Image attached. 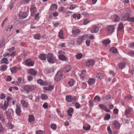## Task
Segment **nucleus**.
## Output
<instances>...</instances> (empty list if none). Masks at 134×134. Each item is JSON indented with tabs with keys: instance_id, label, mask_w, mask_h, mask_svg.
I'll list each match as a JSON object with an SVG mask.
<instances>
[{
	"instance_id": "obj_41",
	"label": "nucleus",
	"mask_w": 134,
	"mask_h": 134,
	"mask_svg": "<svg viewBox=\"0 0 134 134\" xmlns=\"http://www.w3.org/2000/svg\"><path fill=\"white\" fill-rule=\"evenodd\" d=\"M75 56L77 59H80L82 57V55L81 53H79L77 55H76Z\"/></svg>"
},
{
	"instance_id": "obj_38",
	"label": "nucleus",
	"mask_w": 134,
	"mask_h": 134,
	"mask_svg": "<svg viewBox=\"0 0 134 134\" xmlns=\"http://www.w3.org/2000/svg\"><path fill=\"white\" fill-rule=\"evenodd\" d=\"M83 40L82 39V38L81 37H80L78 39L77 41V43L78 44L80 45L82 43Z\"/></svg>"
},
{
	"instance_id": "obj_12",
	"label": "nucleus",
	"mask_w": 134,
	"mask_h": 134,
	"mask_svg": "<svg viewBox=\"0 0 134 134\" xmlns=\"http://www.w3.org/2000/svg\"><path fill=\"white\" fill-rule=\"evenodd\" d=\"M28 73L33 76L36 75L37 73V71L35 70L34 69H31L28 71Z\"/></svg>"
},
{
	"instance_id": "obj_5",
	"label": "nucleus",
	"mask_w": 134,
	"mask_h": 134,
	"mask_svg": "<svg viewBox=\"0 0 134 134\" xmlns=\"http://www.w3.org/2000/svg\"><path fill=\"white\" fill-rule=\"evenodd\" d=\"M62 73L61 72H58L55 77V80L57 81L60 80L62 76Z\"/></svg>"
},
{
	"instance_id": "obj_22",
	"label": "nucleus",
	"mask_w": 134,
	"mask_h": 134,
	"mask_svg": "<svg viewBox=\"0 0 134 134\" xmlns=\"http://www.w3.org/2000/svg\"><path fill=\"white\" fill-rule=\"evenodd\" d=\"M113 124L114 125L115 128L118 129L120 128V124L117 121H114L113 122Z\"/></svg>"
},
{
	"instance_id": "obj_60",
	"label": "nucleus",
	"mask_w": 134,
	"mask_h": 134,
	"mask_svg": "<svg viewBox=\"0 0 134 134\" xmlns=\"http://www.w3.org/2000/svg\"><path fill=\"white\" fill-rule=\"evenodd\" d=\"M89 22L87 19H85L83 20V24L84 25H86Z\"/></svg>"
},
{
	"instance_id": "obj_9",
	"label": "nucleus",
	"mask_w": 134,
	"mask_h": 134,
	"mask_svg": "<svg viewBox=\"0 0 134 134\" xmlns=\"http://www.w3.org/2000/svg\"><path fill=\"white\" fill-rule=\"evenodd\" d=\"M94 63L95 61L94 60H89L86 63V65L88 67L92 66L94 65Z\"/></svg>"
},
{
	"instance_id": "obj_19",
	"label": "nucleus",
	"mask_w": 134,
	"mask_h": 134,
	"mask_svg": "<svg viewBox=\"0 0 134 134\" xmlns=\"http://www.w3.org/2000/svg\"><path fill=\"white\" fill-rule=\"evenodd\" d=\"M7 68V66L5 64L3 65L0 67V70L2 71H5Z\"/></svg>"
},
{
	"instance_id": "obj_64",
	"label": "nucleus",
	"mask_w": 134,
	"mask_h": 134,
	"mask_svg": "<svg viewBox=\"0 0 134 134\" xmlns=\"http://www.w3.org/2000/svg\"><path fill=\"white\" fill-rule=\"evenodd\" d=\"M36 134H43V132L41 130H39L36 131Z\"/></svg>"
},
{
	"instance_id": "obj_39",
	"label": "nucleus",
	"mask_w": 134,
	"mask_h": 134,
	"mask_svg": "<svg viewBox=\"0 0 134 134\" xmlns=\"http://www.w3.org/2000/svg\"><path fill=\"white\" fill-rule=\"evenodd\" d=\"M127 20L129 22H134V18L132 17H127Z\"/></svg>"
},
{
	"instance_id": "obj_18",
	"label": "nucleus",
	"mask_w": 134,
	"mask_h": 134,
	"mask_svg": "<svg viewBox=\"0 0 134 134\" xmlns=\"http://www.w3.org/2000/svg\"><path fill=\"white\" fill-rule=\"evenodd\" d=\"M9 105V104L6 103V102L5 101L4 105L1 106V108L3 110H5L7 109Z\"/></svg>"
},
{
	"instance_id": "obj_51",
	"label": "nucleus",
	"mask_w": 134,
	"mask_h": 134,
	"mask_svg": "<svg viewBox=\"0 0 134 134\" xmlns=\"http://www.w3.org/2000/svg\"><path fill=\"white\" fill-rule=\"evenodd\" d=\"M107 130L108 132V133L110 134H111L112 131L110 128V125H109L107 127Z\"/></svg>"
},
{
	"instance_id": "obj_43",
	"label": "nucleus",
	"mask_w": 134,
	"mask_h": 134,
	"mask_svg": "<svg viewBox=\"0 0 134 134\" xmlns=\"http://www.w3.org/2000/svg\"><path fill=\"white\" fill-rule=\"evenodd\" d=\"M45 71L47 73H49L50 72H53V68H51L49 69H46Z\"/></svg>"
},
{
	"instance_id": "obj_46",
	"label": "nucleus",
	"mask_w": 134,
	"mask_h": 134,
	"mask_svg": "<svg viewBox=\"0 0 134 134\" xmlns=\"http://www.w3.org/2000/svg\"><path fill=\"white\" fill-rule=\"evenodd\" d=\"M51 8L52 10H55L57 9V6L56 4H52L51 6Z\"/></svg>"
},
{
	"instance_id": "obj_42",
	"label": "nucleus",
	"mask_w": 134,
	"mask_h": 134,
	"mask_svg": "<svg viewBox=\"0 0 134 134\" xmlns=\"http://www.w3.org/2000/svg\"><path fill=\"white\" fill-rule=\"evenodd\" d=\"M59 58L60 60H64L66 59L65 57L63 55H60L59 56Z\"/></svg>"
},
{
	"instance_id": "obj_50",
	"label": "nucleus",
	"mask_w": 134,
	"mask_h": 134,
	"mask_svg": "<svg viewBox=\"0 0 134 134\" xmlns=\"http://www.w3.org/2000/svg\"><path fill=\"white\" fill-rule=\"evenodd\" d=\"M0 119L3 123L5 121L4 116L3 115H0Z\"/></svg>"
},
{
	"instance_id": "obj_17",
	"label": "nucleus",
	"mask_w": 134,
	"mask_h": 134,
	"mask_svg": "<svg viewBox=\"0 0 134 134\" xmlns=\"http://www.w3.org/2000/svg\"><path fill=\"white\" fill-rule=\"evenodd\" d=\"M111 99V96L110 95H106L102 97V100L104 101L109 100Z\"/></svg>"
},
{
	"instance_id": "obj_56",
	"label": "nucleus",
	"mask_w": 134,
	"mask_h": 134,
	"mask_svg": "<svg viewBox=\"0 0 134 134\" xmlns=\"http://www.w3.org/2000/svg\"><path fill=\"white\" fill-rule=\"evenodd\" d=\"M8 127L9 129H11L13 128V125L10 122H9L8 125Z\"/></svg>"
},
{
	"instance_id": "obj_21",
	"label": "nucleus",
	"mask_w": 134,
	"mask_h": 134,
	"mask_svg": "<svg viewBox=\"0 0 134 134\" xmlns=\"http://www.w3.org/2000/svg\"><path fill=\"white\" fill-rule=\"evenodd\" d=\"M47 56V54H41L39 55V58L42 60H44L46 59Z\"/></svg>"
},
{
	"instance_id": "obj_24",
	"label": "nucleus",
	"mask_w": 134,
	"mask_h": 134,
	"mask_svg": "<svg viewBox=\"0 0 134 134\" xmlns=\"http://www.w3.org/2000/svg\"><path fill=\"white\" fill-rule=\"evenodd\" d=\"M80 32L79 29H77L75 30H73L72 33L74 35H77L79 34Z\"/></svg>"
},
{
	"instance_id": "obj_57",
	"label": "nucleus",
	"mask_w": 134,
	"mask_h": 134,
	"mask_svg": "<svg viewBox=\"0 0 134 134\" xmlns=\"http://www.w3.org/2000/svg\"><path fill=\"white\" fill-rule=\"evenodd\" d=\"M75 107L77 109L79 108L80 107V105L78 103H76L75 104Z\"/></svg>"
},
{
	"instance_id": "obj_28",
	"label": "nucleus",
	"mask_w": 134,
	"mask_h": 134,
	"mask_svg": "<svg viewBox=\"0 0 134 134\" xmlns=\"http://www.w3.org/2000/svg\"><path fill=\"white\" fill-rule=\"evenodd\" d=\"M95 82V80L94 79L91 78L89 79L88 81V83L89 85H92Z\"/></svg>"
},
{
	"instance_id": "obj_44",
	"label": "nucleus",
	"mask_w": 134,
	"mask_h": 134,
	"mask_svg": "<svg viewBox=\"0 0 134 134\" xmlns=\"http://www.w3.org/2000/svg\"><path fill=\"white\" fill-rule=\"evenodd\" d=\"M63 31L62 30H61L60 32H59V37L62 38V39H63L64 38V36L63 35Z\"/></svg>"
},
{
	"instance_id": "obj_1",
	"label": "nucleus",
	"mask_w": 134,
	"mask_h": 134,
	"mask_svg": "<svg viewBox=\"0 0 134 134\" xmlns=\"http://www.w3.org/2000/svg\"><path fill=\"white\" fill-rule=\"evenodd\" d=\"M48 61L52 64L54 63L56 61V59L52 53H49L47 54Z\"/></svg>"
},
{
	"instance_id": "obj_52",
	"label": "nucleus",
	"mask_w": 134,
	"mask_h": 134,
	"mask_svg": "<svg viewBox=\"0 0 134 134\" xmlns=\"http://www.w3.org/2000/svg\"><path fill=\"white\" fill-rule=\"evenodd\" d=\"M100 99V97L99 96H96L94 97V100H97L99 101H100L101 100Z\"/></svg>"
},
{
	"instance_id": "obj_45",
	"label": "nucleus",
	"mask_w": 134,
	"mask_h": 134,
	"mask_svg": "<svg viewBox=\"0 0 134 134\" xmlns=\"http://www.w3.org/2000/svg\"><path fill=\"white\" fill-rule=\"evenodd\" d=\"M114 16L115 17L114 19V20L115 22H118L120 20V18L119 16L117 15H115Z\"/></svg>"
},
{
	"instance_id": "obj_25",
	"label": "nucleus",
	"mask_w": 134,
	"mask_h": 134,
	"mask_svg": "<svg viewBox=\"0 0 134 134\" xmlns=\"http://www.w3.org/2000/svg\"><path fill=\"white\" fill-rule=\"evenodd\" d=\"M110 42V41L109 39L104 40L102 42V43L105 45H106Z\"/></svg>"
},
{
	"instance_id": "obj_58",
	"label": "nucleus",
	"mask_w": 134,
	"mask_h": 134,
	"mask_svg": "<svg viewBox=\"0 0 134 134\" xmlns=\"http://www.w3.org/2000/svg\"><path fill=\"white\" fill-rule=\"evenodd\" d=\"M78 99V97L76 96H73L72 97V100L74 101H75Z\"/></svg>"
},
{
	"instance_id": "obj_36",
	"label": "nucleus",
	"mask_w": 134,
	"mask_h": 134,
	"mask_svg": "<svg viewBox=\"0 0 134 134\" xmlns=\"http://www.w3.org/2000/svg\"><path fill=\"white\" fill-rule=\"evenodd\" d=\"M131 110V108L127 109L125 111V114L126 116H128V115L130 113Z\"/></svg>"
},
{
	"instance_id": "obj_7",
	"label": "nucleus",
	"mask_w": 134,
	"mask_h": 134,
	"mask_svg": "<svg viewBox=\"0 0 134 134\" xmlns=\"http://www.w3.org/2000/svg\"><path fill=\"white\" fill-rule=\"evenodd\" d=\"M25 65L28 66H32L34 64V62L30 59H27L25 61Z\"/></svg>"
},
{
	"instance_id": "obj_35",
	"label": "nucleus",
	"mask_w": 134,
	"mask_h": 134,
	"mask_svg": "<svg viewBox=\"0 0 134 134\" xmlns=\"http://www.w3.org/2000/svg\"><path fill=\"white\" fill-rule=\"evenodd\" d=\"M41 98L42 100H46L48 98L47 96L44 94H42L41 96Z\"/></svg>"
},
{
	"instance_id": "obj_30",
	"label": "nucleus",
	"mask_w": 134,
	"mask_h": 134,
	"mask_svg": "<svg viewBox=\"0 0 134 134\" xmlns=\"http://www.w3.org/2000/svg\"><path fill=\"white\" fill-rule=\"evenodd\" d=\"M110 51L113 53L115 54L117 53L118 50L117 49L114 47H111L110 49Z\"/></svg>"
},
{
	"instance_id": "obj_6",
	"label": "nucleus",
	"mask_w": 134,
	"mask_h": 134,
	"mask_svg": "<svg viewBox=\"0 0 134 134\" xmlns=\"http://www.w3.org/2000/svg\"><path fill=\"white\" fill-rule=\"evenodd\" d=\"M24 88H25L27 90L29 89L30 91H32L36 88V86L34 85H26L24 86Z\"/></svg>"
},
{
	"instance_id": "obj_16",
	"label": "nucleus",
	"mask_w": 134,
	"mask_h": 134,
	"mask_svg": "<svg viewBox=\"0 0 134 134\" xmlns=\"http://www.w3.org/2000/svg\"><path fill=\"white\" fill-rule=\"evenodd\" d=\"M21 103L22 106L24 108H27L28 106V104L24 100H21L20 101Z\"/></svg>"
},
{
	"instance_id": "obj_8",
	"label": "nucleus",
	"mask_w": 134,
	"mask_h": 134,
	"mask_svg": "<svg viewBox=\"0 0 134 134\" xmlns=\"http://www.w3.org/2000/svg\"><path fill=\"white\" fill-rule=\"evenodd\" d=\"M27 15V14L25 12L20 11L19 13V17L20 19H24L26 18Z\"/></svg>"
},
{
	"instance_id": "obj_26",
	"label": "nucleus",
	"mask_w": 134,
	"mask_h": 134,
	"mask_svg": "<svg viewBox=\"0 0 134 134\" xmlns=\"http://www.w3.org/2000/svg\"><path fill=\"white\" fill-rule=\"evenodd\" d=\"M86 71L83 70L81 71V74H80V76L81 79H83L86 76Z\"/></svg>"
},
{
	"instance_id": "obj_13",
	"label": "nucleus",
	"mask_w": 134,
	"mask_h": 134,
	"mask_svg": "<svg viewBox=\"0 0 134 134\" xmlns=\"http://www.w3.org/2000/svg\"><path fill=\"white\" fill-rule=\"evenodd\" d=\"M9 111V110L8 111L6 112V116L9 120L10 121H12V117Z\"/></svg>"
},
{
	"instance_id": "obj_33",
	"label": "nucleus",
	"mask_w": 134,
	"mask_h": 134,
	"mask_svg": "<svg viewBox=\"0 0 134 134\" xmlns=\"http://www.w3.org/2000/svg\"><path fill=\"white\" fill-rule=\"evenodd\" d=\"M125 63H120L119 65V68L121 69H122L125 67Z\"/></svg>"
},
{
	"instance_id": "obj_48",
	"label": "nucleus",
	"mask_w": 134,
	"mask_h": 134,
	"mask_svg": "<svg viewBox=\"0 0 134 134\" xmlns=\"http://www.w3.org/2000/svg\"><path fill=\"white\" fill-rule=\"evenodd\" d=\"M74 81L73 80L71 79L69 82V86H72L74 85Z\"/></svg>"
},
{
	"instance_id": "obj_27",
	"label": "nucleus",
	"mask_w": 134,
	"mask_h": 134,
	"mask_svg": "<svg viewBox=\"0 0 134 134\" xmlns=\"http://www.w3.org/2000/svg\"><path fill=\"white\" fill-rule=\"evenodd\" d=\"M72 16L75 19L77 18V19H79L80 18V15L79 14H74L72 15Z\"/></svg>"
},
{
	"instance_id": "obj_54",
	"label": "nucleus",
	"mask_w": 134,
	"mask_h": 134,
	"mask_svg": "<svg viewBox=\"0 0 134 134\" xmlns=\"http://www.w3.org/2000/svg\"><path fill=\"white\" fill-rule=\"evenodd\" d=\"M110 114H106L104 118V119L107 120H108L110 119Z\"/></svg>"
},
{
	"instance_id": "obj_4",
	"label": "nucleus",
	"mask_w": 134,
	"mask_h": 134,
	"mask_svg": "<svg viewBox=\"0 0 134 134\" xmlns=\"http://www.w3.org/2000/svg\"><path fill=\"white\" fill-rule=\"evenodd\" d=\"M115 25H110L108 26L107 28V31L108 33H111L114 32L115 29Z\"/></svg>"
},
{
	"instance_id": "obj_15",
	"label": "nucleus",
	"mask_w": 134,
	"mask_h": 134,
	"mask_svg": "<svg viewBox=\"0 0 134 134\" xmlns=\"http://www.w3.org/2000/svg\"><path fill=\"white\" fill-rule=\"evenodd\" d=\"M1 63L5 64H8L9 63V61L8 59L6 58H3L0 61Z\"/></svg>"
},
{
	"instance_id": "obj_2",
	"label": "nucleus",
	"mask_w": 134,
	"mask_h": 134,
	"mask_svg": "<svg viewBox=\"0 0 134 134\" xmlns=\"http://www.w3.org/2000/svg\"><path fill=\"white\" fill-rule=\"evenodd\" d=\"M16 108L15 109L16 113L17 116H21V106L19 104H17L16 106Z\"/></svg>"
},
{
	"instance_id": "obj_37",
	"label": "nucleus",
	"mask_w": 134,
	"mask_h": 134,
	"mask_svg": "<svg viewBox=\"0 0 134 134\" xmlns=\"http://www.w3.org/2000/svg\"><path fill=\"white\" fill-rule=\"evenodd\" d=\"M34 120V117L33 115H30L29 116V121L31 122L33 121Z\"/></svg>"
},
{
	"instance_id": "obj_14",
	"label": "nucleus",
	"mask_w": 134,
	"mask_h": 134,
	"mask_svg": "<svg viewBox=\"0 0 134 134\" xmlns=\"http://www.w3.org/2000/svg\"><path fill=\"white\" fill-rule=\"evenodd\" d=\"M71 70V68L69 65H66L64 67V71L65 72H68L70 71Z\"/></svg>"
},
{
	"instance_id": "obj_34",
	"label": "nucleus",
	"mask_w": 134,
	"mask_h": 134,
	"mask_svg": "<svg viewBox=\"0 0 134 134\" xmlns=\"http://www.w3.org/2000/svg\"><path fill=\"white\" fill-rule=\"evenodd\" d=\"M30 0H22L21 2V4H25L29 3Z\"/></svg>"
},
{
	"instance_id": "obj_61",
	"label": "nucleus",
	"mask_w": 134,
	"mask_h": 134,
	"mask_svg": "<svg viewBox=\"0 0 134 134\" xmlns=\"http://www.w3.org/2000/svg\"><path fill=\"white\" fill-rule=\"evenodd\" d=\"M96 77L97 78H99L100 79H102V75L101 73H98Z\"/></svg>"
},
{
	"instance_id": "obj_53",
	"label": "nucleus",
	"mask_w": 134,
	"mask_h": 134,
	"mask_svg": "<svg viewBox=\"0 0 134 134\" xmlns=\"http://www.w3.org/2000/svg\"><path fill=\"white\" fill-rule=\"evenodd\" d=\"M129 47L130 48L134 49V42L130 43L129 44Z\"/></svg>"
},
{
	"instance_id": "obj_11",
	"label": "nucleus",
	"mask_w": 134,
	"mask_h": 134,
	"mask_svg": "<svg viewBox=\"0 0 134 134\" xmlns=\"http://www.w3.org/2000/svg\"><path fill=\"white\" fill-rule=\"evenodd\" d=\"M37 82L38 83L42 86H47L48 84L47 82H44L41 79H39L38 80Z\"/></svg>"
},
{
	"instance_id": "obj_32",
	"label": "nucleus",
	"mask_w": 134,
	"mask_h": 134,
	"mask_svg": "<svg viewBox=\"0 0 134 134\" xmlns=\"http://www.w3.org/2000/svg\"><path fill=\"white\" fill-rule=\"evenodd\" d=\"M128 54L130 56L134 57V51L130 50L128 52Z\"/></svg>"
},
{
	"instance_id": "obj_20",
	"label": "nucleus",
	"mask_w": 134,
	"mask_h": 134,
	"mask_svg": "<svg viewBox=\"0 0 134 134\" xmlns=\"http://www.w3.org/2000/svg\"><path fill=\"white\" fill-rule=\"evenodd\" d=\"M72 96L71 95H69L66 96V101L68 102H71Z\"/></svg>"
},
{
	"instance_id": "obj_3",
	"label": "nucleus",
	"mask_w": 134,
	"mask_h": 134,
	"mask_svg": "<svg viewBox=\"0 0 134 134\" xmlns=\"http://www.w3.org/2000/svg\"><path fill=\"white\" fill-rule=\"evenodd\" d=\"M100 28L99 26L94 25L90 30V31L92 33H97L99 31Z\"/></svg>"
},
{
	"instance_id": "obj_31",
	"label": "nucleus",
	"mask_w": 134,
	"mask_h": 134,
	"mask_svg": "<svg viewBox=\"0 0 134 134\" xmlns=\"http://www.w3.org/2000/svg\"><path fill=\"white\" fill-rule=\"evenodd\" d=\"M74 111V110L73 108H71L67 111V113L68 115L70 116H72V114H71Z\"/></svg>"
},
{
	"instance_id": "obj_40",
	"label": "nucleus",
	"mask_w": 134,
	"mask_h": 134,
	"mask_svg": "<svg viewBox=\"0 0 134 134\" xmlns=\"http://www.w3.org/2000/svg\"><path fill=\"white\" fill-rule=\"evenodd\" d=\"M34 37L35 39L40 40L41 37L40 35L38 33L36 34L34 36Z\"/></svg>"
},
{
	"instance_id": "obj_49",
	"label": "nucleus",
	"mask_w": 134,
	"mask_h": 134,
	"mask_svg": "<svg viewBox=\"0 0 134 134\" xmlns=\"http://www.w3.org/2000/svg\"><path fill=\"white\" fill-rule=\"evenodd\" d=\"M51 128L53 130H55L57 127V126L55 124H52L51 126Z\"/></svg>"
},
{
	"instance_id": "obj_55",
	"label": "nucleus",
	"mask_w": 134,
	"mask_h": 134,
	"mask_svg": "<svg viewBox=\"0 0 134 134\" xmlns=\"http://www.w3.org/2000/svg\"><path fill=\"white\" fill-rule=\"evenodd\" d=\"M88 36V35L87 34H85L82 36L81 37L82 38L83 40H85L86 39Z\"/></svg>"
},
{
	"instance_id": "obj_10",
	"label": "nucleus",
	"mask_w": 134,
	"mask_h": 134,
	"mask_svg": "<svg viewBox=\"0 0 134 134\" xmlns=\"http://www.w3.org/2000/svg\"><path fill=\"white\" fill-rule=\"evenodd\" d=\"M30 11L31 13V15L33 16L36 12V9L34 5H32L31 6Z\"/></svg>"
},
{
	"instance_id": "obj_47",
	"label": "nucleus",
	"mask_w": 134,
	"mask_h": 134,
	"mask_svg": "<svg viewBox=\"0 0 134 134\" xmlns=\"http://www.w3.org/2000/svg\"><path fill=\"white\" fill-rule=\"evenodd\" d=\"M83 129L85 130H88L91 129V126L89 125L88 126H83Z\"/></svg>"
},
{
	"instance_id": "obj_63",
	"label": "nucleus",
	"mask_w": 134,
	"mask_h": 134,
	"mask_svg": "<svg viewBox=\"0 0 134 134\" xmlns=\"http://www.w3.org/2000/svg\"><path fill=\"white\" fill-rule=\"evenodd\" d=\"M99 107L100 108L102 109H103L104 110V109L105 107L106 106H105L104 105L102 104H100L99 105Z\"/></svg>"
},
{
	"instance_id": "obj_59",
	"label": "nucleus",
	"mask_w": 134,
	"mask_h": 134,
	"mask_svg": "<svg viewBox=\"0 0 134 134\" xmlns=\"http://www.w3.org/2000/svg\"><path fill=\"white\" fill-rule=\"evenodd\" d=\"M43 107L45 109H47L48 108V107L47 103H44V104H43Z\"/></svg>"
},
{
	"instance_id": "obj_62",
	"label": "nucleus",
	"mask_w": 134,
	"mask_h": 134,
	"mask_svg": "<svg viewBox=\"0 0 134 134\" xmlns=\"http://www.w3.org/2000/svg\"><path fill=\"white\" fill-rule=\"evenodd\" d=\"M89 105L90 106H93V100H90L89 101Z\"/></svg>"
},
{
	"instance_id": "obj_23",
	"label": "nucleus",
	"mask_w": 134,
	"mask_h": 134,
	"mask_svg": "<svg viewBox=\"0 0 134 134\" xmlns=\"http://www.w3.org/2000/svg\"><path fill=\"white\" fill-rule=\"evenodd\" d=\"M10 70L12 74L15 73L17 71V68L16 66L12 67L10 68Z\"/></svg>"
},
{
	"instance_id": "obj_29",
	"label": "nucleus",
	"mask_w": 134,
	"mask_h": 134,
	"mask_svg": "<svg viewBox=\"0 0 134 134\" xmlns=\"http://www.w3.org/2000/svg\"><path fill=\"white\" fill-rule=\"evenodd\" d=\"M123 25L122 23H120L119 25L117 30L118 31H120L124 29Z\"/></svg>"
}]
</instances>
